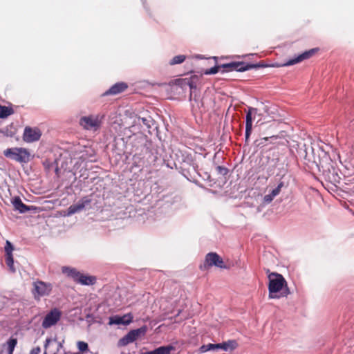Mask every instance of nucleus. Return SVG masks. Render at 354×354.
Wrapping results in <instances>:
<instances>
[{"label": "nucleus", "instance_id": "7c9ffc66", "mask_svg": "<svg viewBox=\"0 0 354 354\" xmlns=\"http://www.w3.org/2000/svg\"><path fill=\"white\" fill-rule=\"evenodd\" d=\"M279 138L278 136H272L270 137H264L261 139V140H264V141H267L268 140L269 138H271V139H277Z\"/></svg>", "mask_w": 354, "mask_h": 354}, {"label": "nucleus", "instance_id": "f03ea898", "mask_svg": "<svg viewBox=\"0 0 354 354\" xmlns=\"http://www.w3.org/2000/svg\"><path fill=\"white\" fill-rule=\"evenodd\" d=\"M260 66H263V65L245 64L244 62H232L229 64H223L221 66H215L209 69H207L204 72V73L205 75L216 74L221 70V68H223V73L234 71L243 72L252 68H259Z\"/></svg>", "mask_w": 354, "mask_h": 354}, {"label": "nucleus", "instance_id": "ddd939ff", "mask_svg": "<svg viewBox=\"0 0 354 354\" xmlns=\"http://www.w3.org/2000/svg\"><path fill=\"white\" fill-rule=\"evenodd\" d=\"M4 249L6 252V263L10 271L15 272V268L14 267V260L12 256V251L14 250L13 245L9 241H6Z\"/></svg>", "mask_w": 354, "mask_h": 354}, {"label": "nucleus", "instance_id": "9b49d317", "mask_svg": "<svg viewBox=\"0 0 354 354\" xmlns=\"http://www.w3.org/2000/svg\"><path fill=\"white\" fill-rule=\"evenodd\" d=\"M133 318V315L131 313L125 314L123 316H112L109 317V324L127 326L132 322Z\"/></svg>", "mask_w": 354, "mask_h": 354}, {"label": "nucleus", "instance_id": "dca6fc26", "mask_svg": "<svg viewBox=\"0 0 354 354\" xmlns=\"http://www.w3.org/2000/svg\"><path fill=\"white\" fill-rule=\"evenodd\" d=\"M12 205L15 209L20 213H25L28 211L35 209L36 207L28 206L24 204L19 197H15L12 201Z\"/></svg>", "mask_w": 354, "mask_h": 354}, {"label": "nucleus", "instance_id": "473e14b6", "mask_svg": "<svg viewBox=\"0 0 354 354\" xmlns=\"http://www.w3.org/2000/svg\"><path fill=\"white\" fill-rule=\"evenodd\" d=\"M189 86H190V88H192L193 86L192 85V84H189Z\"/></svg>", "mask_w": 354, "mask_h": 354}, {"label": "nucleus", "instance_id": "6ab92c4d", "mask_svg": "<svg viewBox=\"0 0 354 354\" xmlns=\"http://www.w3.org/2000/svg\"><path fill=\"white\" fill-rule=\"evenodd\" d=\"M218 345H219L218 349H223L227 351L229 349H235L237 346V343L234 340H230L227 342L219 343Z\"/></svg>", "mask_w": 354, "mask_h": 354}, {"label": "nucleus", "instance_id": "a878e982", "mask_svg": "<svg viewBox=\"0 0 354 354\" xmlns=\"http://www.w3.org/2000/svg\"><path fill=\"white\" fill-rule=\"evenodd\" d=\"M77 348L80 352H85L88 351V344L82 341H79L77 342Z\"/></svg>", "mask_w": 354, "mask_h": 354}, {"label": "nucleus", "instance_id": "412c9836", "mask_svg": "<svg viewBox=\"0 0 354 354\" xmlns=\"http://www.w3.org/2000/svg\"><path fill=\"white\" fill-rule=\"evenodd\" d=\"M189 100L192 102V106L193 109H200L203 106V102L200 99L199 96H197L196 95H194V96H192V93L190 94L189 96Z\"/></svg>", "mask_w": 354, "mask_h": 354}, {"label": "nucleus", "instance_id": "a211bd4d", "mask_svg": "<svg viewBox=\"0 0 354 354\" xmlns=\"http://www.w3.org/2000/svg\"><path fill=\"white\" fill-rule=\"evenodd\" d=\"M62 271L64 274H66L68 277H70L73 279L74 281H75L77 277L79 275V272L75 268L64 266L62 268Z\"/></svg>", "mask_w": 354, "mask_h": 354}, {"label": "nucleus", "instance_id": "4468645a", "mask_svg": "<svg viewBox=\"0 0 354 354\" xmlns=\"http://www.w3.org/2000/svg\"><path fill=\"white\" fill-rule=\"evenodd\" d=\"M257 109L255 108H249L245 118V142H248L252 130V114L257 113Z\"/></svg>", "mask_w": 354, "mask_h": 354}, {"label": "nucleus", "instance_id": "f3484780", "mask_svg": "<svg viewBox=\"0 0 354 354\" xmlns=\"http://www.w3.org/2000/svg\"><path fill=\"white\" fill-rule=\"evenodd\" d=\"M75 281L82 285H93L96 282V278L93 276H88L79 272Z\"/></svg>", "mask_w": 354, "mask_h": 354}, {"label": "nucleus", "instance_id": "b1692460", "mask_svg": "<svg viewBox=\"0 0 354 354\" xmlns=\"http://www.w3.org/2000/svg\"><path fill=\"white\" fill-rule=\"evenodd\" d=\"M13 113L12 109L0 105V118H5Z\"/></svg>", "mask_w": 354, "mask_h": 354}, {"label": "nucleus", "instance_id": "0eeeda50", "mask_svg": "<svg viewBox=\"0 0 354 354\" xmlns=\"http://www.w3.org/2000/svg\"><path fill=\"white\" fill-rule=\"evenodd\" d=\"M213 266L220 268H226L224 261L217 253L209 252L205 257L203 267L205 269H207Z\"/></svg>", "mask_w": 354, "mask_h": 354}, {"label": "nucleus", "instance_id": "1a4fd4ad", "mask_svg": "<svg viewBox=\"0 0 354 354\" xmlns=\"http://www.w3.org/2000/svg\"><path fill=\"white\" fill-rule=\"evenodd\" d=\"M91 199L88 196L82 198L77 203L71 205L67 209V216H71L82 211L86 206L90 205Z\"/></svg>", "mask_w": 354, "mask_h": 354}, {"label": "nucleus", "instance_id": "423d86ee", "mask_svg": "<svg viewBox=\"0 0 354 354\" xmlns=\"http://www.w3.org/2000/svg\"><path fill=\"white\" fill-rule=\"evenodd\" d=\"M61 316L62 312L59 309L56 308L52 309L44 318L41 324L42 327L44 328H48L55 325L60 319Z\"/></svg>", "mask_w": 354, "mask_h": 354}, {"label": "nucleus", "instance_id": "f257e3e1", "mask_svg": "<svg viewBox=\"0 0 354 354\" xmlns=\"http://www.w3.org/2000/svg\"><path fill=\"white\" fill-rule=\"evenodd\" d=\"M268 278L270 299H279L281 297H287L290 293L287 287V282L281 274L270 272Z\"/></svg>", "mask_w": 354, "mask_h": 354}, {"label": "nucleus", "instance_id": "9d476101", "mask_svg": "<svg viewBox=\"0 0 354 354\" xmlns=\"http://www.w3.org/2000/svg\"><path fill=\"white\" fill-rule=\"evenodd\" d=\"M146 330L145 328H140L136 330H131L124 337L120 339L119 344L121 346H126L136 340L141 334H144Z\"/></svg>", "mask_w": 354, "mask_h": 354}, {"label": "nucleus", "instance_id": "39448f33", "mask_svg": "<svg viewBox=\"0 0 354 354\" xmlns=\"http://www.w3.org/2000/svg\"><path fill=\"white\" fill-rule=\"evenodd\" d=\"M80 124L86 130L96 131L101 125V120L99 115H88L81 118Z\"/></svg>", "mask_w": 354, "mask_h": 354}, {"label": "nucleus", "instance_id": "f8f14e48", "mask_svg": "<svg viewBox=\"0 0 354 354\" xmlns=\"http://www.w3.org/2000/svg\"><path fill=\"white\" fill-rule=\"evenodd\" d=\"M318 51V48H312L310 50H306L304 53L300 54L295 59H291L288 60L283 66H290L299 62H301L305 59H308L313 57L317 52Z\"/></svg>", "mask_w": 354, "mask_h": 354}, {"label": "nucleus", "instance_id": "c756f323", "mask_svg": "<svg viewBox=\"0 0 354 354\" xmlns=\"http://www.w3.org/2000/svg\"><path fill=\"white\" fill-rule=\"evenodd\" d=\"M41 351V349L39 346L33 348L31 351L30 354H39Z\"/></svg>", "mask_w": 354, "mask_h": 354}, {"label": "nucleus", "instance_id": "20e7f679", "mask_svg": "<svg viewBox=\"0 0 354 354\" xmlns=\"http://www.w3.org/2000/svg\"><path fill=\"white\" fill-rule=\"evenodd\" d=\"M32 294L35 299H39L41 297L48 295L53 288L51 283L42 281H37L33 283Z\"/></svg>", "mask_w": 354, "mask_h": 354}, {"label": "nucleus", "instance_id": "2eb2a0df", "mask_svg": "<svg viewBox=\"0 0 354 354\" xmlns=\"http://www.w3.org/2000/svg\"><path fill=\"white\" fill-rule=\"evenodd\" d=\"M128 88V85L125 82H118L113 85L107 90L103 95H118L124 92Z\"/></svg>", "mask_w": 354, "mask_h": 354}, {"label": "nucleus", "instance_id": "cd10ccee", "mask_svg": "<svg viewBox=\"0 0 354 354\" xmlns=\"http://www.w3.org/2000/svg\"><path fill=\"white\" fill-rule=\"evenodd\" d=\"M283 187V182L279 183V185H277V187L275 189H274L271 192L270 194L272 195V196L275 197L280 193L281 189Z\"/></svg>", "mask_w": 354, "mask_h": 354}, {"label": "nucleus", "instance_id": "393cba45", "mask_svg": "<svg viewBox=\"0 0 354 354\" xmlns=\"http://www.w3.org/2000/svg\"><path fill=\"white\" fill-rule=\"evenodd\" d=\"M185 59V56L179 55L174 57L169 62L170 65H175L183 63Z\"/></svg>", "mask_w": 354, "mask_h": 354}, {"label": "nucleus", "instance_id": "aec40b11", "mask_svg": "<svg viewBox=\"0 0 354 354\" xmlns=\"http://www.w3.org/2000/svg\"><path fill=\"white\" fill-rule=\"evenodd\" d=\"M17 344V339L14 337H10L6 343L4 344V346H6L7 353L8 354H13V351L15 348Z\"/></svg>", "mask_w": 354, "mask_h": 354}, {"label": "nucleus", "instance_id": "c85d7f7f", "mask_svg": "<svg viewBox=\"0 0 354 354\" xmlns=\"http://www.w3.org/2000/svg\"><path fill=\"white\" fill-rule=\"evenodd\" d=\"M274 198V196H272V195L271 194H269L266 195V196H264V201H265L266 202L270 203V202H271V201L273 200V198Z\"/></svg>", "mask_w": 354, "mask_h": 354}, {"label": "nucleus", "instance_id": "7ed1b4c3", "mask_svg": "<svg viewBox=\"0 0 354 354\" xmlns=\"http://www.w3.org/2000/svg\"><path fill=\"white\" fill-rule=\"evenodd\" d=\"M3 154L6 157L21 163H26L30 160V153L26 148H9L3 151Z\"/></svg>", "mask_w": 354, "mask_h": 354}, {"label": "nucleus", "instance_id": "6e6552de", "mask_svg": "<svg viewBox=\"0 0 354 354\" xmlns=\"http://www.w3.org/2000/svg\"><path fill=\"white\" fill-rule=\"evenodd\" d=\"M41 132L39 128L26 127L24 129L23 139L26 142H33L40 139Z\"/></svg>", "mask_w": 354, "mask_h": 354}, {"label": "nucleus", "instance_id": "2f4dec72", "mask_svg": "<svg viewBox=\"0 0 354 354\" xmlns=\"http://www.w3.org/2000/svg\"><path fill=\"white\" fill-rule=\"evenodd\" d=\"M141 354H155L154 350L147 352H143Z\"/></svg>", "mask_w": 354, "mask_h": 354}, {"label": "nucleus", "instance_id": "5701e85b", "mask_svg": "<svg viewBox=\"0 0 354 354\" xmlns=\"http://www.w3.org/2000/svg\"><path fill=\"white\" fill-rule=\"evenodd\" d=\"M218 347H219V345H218V344H211V343H209V344H207L202 345L200 347V351L202 353H205V352H207V351H211V350L218 349Z\"/></svg>", "mask_w": 354, "mask_h": 354}, {"label": "nucleus", "instance_id": "4be33fe9", "mask_svg": "<svg viewBox=\"0 0 354 354\" xmlns=\"http://www.w3.org/2000/svg\"><path fill=\"white\" fill-rule=\"evenodd\" d=\"M174 350V347L171 345L160 346L154 349L155 354H170Z\"/></svg>", "mask_w": 354, "mask_h": 354}, {"label": "nucleus", "instance_id": "bb28decb", "mask_svg": "<svg viewBox=\"0 0 354 354\" xmlns=\"http://www.w3.org/2000/svg\"><path fill=\"white\" fill-rule=\"evenodd\" d=\"M216 170L218 174L225 176L228 173V169L226 167L222 166H217Z\"/></svg>", "mask_w": 354, "mask_h": 354}]
</instances>
